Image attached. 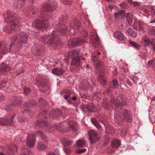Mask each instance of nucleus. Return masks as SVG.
Listing matches in <instances>:
<instances>
[{"label":"nucleus","instance_id":"5701e85b","mask_svg":"<svg viewBox=\"0 0 155 155\" xmlns=\"http://www.w3.org/2000/svg\"><path fill=\"white\" fill-rule=\"evenodd\" d=\"M32 54L36 56H42L43 54V52L39 47H32L31 49Z\"/></svg>","mask_w":155,"mask_h":155},{"label":"nucleus","instance_id":"393cba45","mask_svg":"<svg viewBox=\"0 0 155 155\" xmlns=\"http://www.w3.org/2000/svg\"><path fill=\"white\" fill-rule=\"evenodd\" d=\"M64 71L61 68H55L51 70L52 73L56 76H61L64 73Z\"/></svg>","mask_w":155,"mask_h":155},{"label":"nucleus","instance_id":"a211bd4d","mask_svg":"<svg viewBox=\"0 0 155 155\" xmlns=\"http://www.w3.org/2000/svg\"><path fill=\"white\" fill-rule=\"evenodd\" d=\"M61 115V111L59 109H57L51 111L49 114V116L50 118L51 119H58Z\"/></svg>","mask_w":155,"mask_h":155},{"label":"nucleus","instance_id":"f8f14e48","mask_svg":"<svg viewBox=\"0 0 155 155\" xmlns=\"http://www.w3.org/2000/svg\"><path fill=\"white\" fill-rule=\"evenodd\" d=\"M21 99L19 98L17 96L12 97L10 99L11 103L8 105V109L9 110H12V107H16L19 106L21 104Z\"/></svg>","mask_w":155,"mask_h":155},{"label":"nucleus","instance_id":"0eeeda50","mask_svg":"<svg viewBox=\"0 0 155 155\" xmlns=\"http://www.w3.org/2000/svg\"><path fill=\"white\" fill-rule=\"evenodd\" d=\"M68 58L72 59L71 64L77 67L81 65V61L79 58L78 51L77 50H73L69 51L68 53Z\"/></svg>","mask_w":155,"mask_h":155},{"label":"nucleus","instance_id":"9d476101","mask_svg":"<svg viewBox=\"0 0 155 155\" xmlns=\"http://www.w3.org/2000/svg\"><path fill=\"white\" fill-rule=\"evenodd\" d=\"M96 75L97 76L99 81L101 83L103 86L106 88L105 91L103 93L104 95H108V94L111 91L112 87H107L106 84V79L104 76L98 72H96Z\"/></svg>","mask_w":155,"mask_h":155},{"label":"nucleus","instance_id":"9b49d317","mask_svg":"<svg viewBox=\"0 0 155 155\" xmlns=\"http://www.w3.org/2000/svg\"><path fill=\"white\" fill-rule=\"evenodd\" d=\"M101 106L99 105L93 106L89 104L80 105V109L85 114L87 112L92 113L101 110Z\"/></svg>","mask_w":155,"mask_h":155},{"label":"nucleus","instance_id":"4c0bfd02","mask_svg":"<svg viewBox=\"0 0 155 155\" xmlns=\"http://www.w3.org/2000/svg\"><path fill=\"white\" fill-rule=\"evenodd\" d=\"M39 117H42L47 119L48 118V112L47 110H44L42 111L39 114Z\"/></svg>","mask_w":155,"mask_h":155},{"label":"nucleus","instance_id":"6e6552de","mask_svg":"<svg viewBox=\"0 0 155 155\" xmlns=\"http://www.w3.org/2000/svg\"><path fill=\"white\" fill-rule=\"evenodd\" d=\"M51 5L48 4H46L43 6V9L41 10V13L39 15L42 17L45 16V12L51 17L52 12L57 7V3L55 2H52L51 3Z\"/></svg>","mask_w":155,"mask_h":155},{"label":"nucleus","instance_id":"37998d69","mask_svg":"<svg viewBox=\"0 0 155 155\" xmlns=\"http://www.w3.org/2000/svg\"><path fill=\"white\" fill-rule=\"evenodd\" d=\"M62 143L66 146L70 145L72 143V141L69 140H62Z\"/></svg>","mask_w":155,"mask_h":155},{"label":"nucleus","instance_id":"6ab92c4d","mask_svg":"<svg viewBox=\"0 0 155 155\" xmlns=\"http://www.w3.org/2000/svg\"><path fill=\"white\" fill-rule=\"evenodd\" d=\"M36 139L34 136H27L26 143L27 146L30 148H33L35 145Z\"/></svg>","mask_w":155,"mask_h":155},{"label":"nucleus","instance_id":"79ce46f5","mask_svg":"<svg viewBox=\"0 0 155 155\" xmlns=\"http://www.w3.org/2000/svg\"><path fill=\"white\" fill-rule=\"evenodd\" d=\"M133 26L134 27V28L137 30L140 31L142 30L143 29L142 25L139 23H137L136 26Z\"/></svg>","mask_w":155,"mask_h":155},{"label":"nucleus","instance_id":"338daca9","mask_svg":"<svg viewBox=\"0 0 155 155\" xmlns=\"http://www.w3.org/2000/svg\"><path fill=\"white\" fill-rule=\"evenodd\" d=\"M127 83L130 87L132 85V84L129 79L127 80Z\"/></svg>","mask_w":155,"mask_h":155},{"label":"nucleus","instance_id":"4d7b16f0","mask_svg":"<svg viewBox=\"0 0 155 155\" xmlns=\"http://www.w3.org/2000/svg\"><path fill=\"white\" fill-rule=\"evenodd\" d=\"M155 61V58H153L152 60H150L147 63V64L149 65V66H151L152 65L153 63Z\"/></svg>","mask_w":155,"mask_h":155},{"label":"nucleus","instance_id":"ddd939ff","mask_svg":"<svg viewBox=\"0 0 155 155\" xmlns=\"http://www.w3.org/2000/svg\"><path fill=\"white\" fill-rule=\"evenodd\" d=\"M70 100H68V103L74 105L75 106H79L80 108V105L84 104L80 102L79 99H77L75 96L72 95V94L70 91Z\"/></svg>","mask_w":155,"mask_h":155},{"label":"nucleus","instance_id":"2eb2a0df","mask_svg":"<svg viewBox=\"0 0 155 155\" xmlns=\"http://www.w3.org/2000/svg\"><path fill=\"white\" fill-rule=\"evenodd\" d=\"M91 55L94 64L98 68H102L103 64L99 60V56L97 54L96 52L92 53Z\"/></svg>","mask_w":155,"mask_h":155},{"label":"nucleus","instance_id":"4468645a","mask_svg":"<svg viewBox=\"0 0 155 155\" xmlns=\"http://www.w3.org/2000/svg\"><path fill=\"white\" fill-rule=\"evenodd\" d=\"M83 42V41L82 39L74 38L69 41L68 46L69 48L71 47H76L81 45Z\"/></svg>","mask_w":155,"mask_h":155},{"label":"nucleus","instance_id":"f257e3e1","mask_svg":"<svg viewBox=\"0 0 155 155\" xmlns=\"http://www.w3.org/2000/svg\"><path fill=\"white\" fill-rule=\"evenodd\" d=\"M28 39V34L23 31H20L16 35L9 37L8 42L9 44H4L0 43V53L2 54L7 53L12 50L16 51V48H21L24 44L27 43Z\"/></svg>","mask_w":155,"mask_h":155},{"label":"nucleus","instance_id":"1a4fd4ad","mask_svg":"<svg viewBox=\"0 0 155 155\" xmlns=\"http://www.w3.org/2000/svg\"><path fill=\"white\" fill-rule=\"evenodd\" d=\"M111 102L113 106H114V107L116 109H121L123 107L125 106L127 103L123 98L122 95L120 94L117 97L116 99L114 98L111 99Z\"/></svg>","mask_w":155,"mask_h":155},{"label":"nucleus","instance_id":"603ef678","mask_svg":"<svg viewBox=\"0 0 155 155\" xmlns=\"http://www.w3.org/2000/svg\"><path fill=\"white\" fill-rule=\"evenodd\" d=\"M43 133L40 130H37L35 132V134L34 135L31 134V136H43Z\"/></svg>","mask_w":155,"mask_h":155},{"label":"nucleus","instance_id":"473e14b6","mask_svg":"<svg viewBox=\"0 0 155 155\" xmlns=\"http://www.w3.org/2000/svg\"><path fill=\"white\" fill-rule=\"evenodd\" d=\"M22 153V155H33V154L30 152L29 150L26 148L25 146L23 147Z\"/></svg>","mask_w":155,"mask_h":155},{"label":"nucleus","instance_id":"5fc2aeb1","mask_svg":"<svg viewBox=\"0 0 155 155\" xmlns=\"http://www.w3.org/2000/svg\"><path fill=\"white\" fill-rule=\"evenodd\" d=\"M86 149H79L76 151V153L77 154H81L86 151Z\"/></svg>","mask_w":155,"mask_h":155},{"label":"nucleus","instance_id":"aec40b11","mask_svg":"<svg viewBox=\"0 0 155 155\" xmlns=\"http://www.w3.org/2000/svg\"><path fill=\"white\" fill-rule=\"evenodd\" d=\"M13 123V120L7 118L0 119V125L2 126L12 125Z\"/></svg>","mask_w":155,"mask_h":155},{"label":"nucleus","instance_id":"20e7f679","mask_svg":"<svg viewBox=\"0 0 155 155\" xmlns=\"http://www.w3.org/2000/svg\"><path fill=\"white\" fill-rule=\"evenodd\" d=\"M35 124L39 127V128H44L47 126V130H48V132H51L52 131L53 129L54 131V129L57 130L58 131L61 132H65L67 131H68L69 130H72L74 131H77L78 129V124L75 123H74L72 121H70L68 123L69 128L67 129L66 130H64L63 128L61 127L59 125L53 124L51 125V127H48L49 125V123L47 120H44L42 119H39L36 121L34 123ZM46 128H45V129Z\"/></svg>","mask_w":155,"mask_h":155},{"label":"nucleus","instance_id":"f03ea898","mask_svg":"<svg viewBox=\"0 0 155 155\" xmlns=\"http://www.w3.org/2000/svg\"><path fill=\"white\" fill-rule=\"evenodd\" d=\"M55 30H52L50 34L46 35L41 37L40 41L44 44L55 47L61 45V39L65 34L67 27L63 23H58L54 27Z\"/></svg>","mask_w":155,"mask_h":155},{"label":"nucleus","instance_id":"c85d7f7f","mask_svg":"<svg viewBox=\"0 0 155 155\" xmlns=\"http://www.w3.org/2000/svg\"><path fill=\"white\" fill-rule=\"evenodd\" d=\"M115 36L116 38L121 41H124V36L121 32L117 31L115 32Z\"/></svg>","mask_w":155,"mask_h":155},{"label":"nucleus","instance_id":"ea45409f","mask_svg":"<svg viewBox=\"0 0 155 155\" xmlns=\"http://www.w3.org/2000/svg\"><path fill=\"white\" fill-rule=\"evenodd\" d=\"M65 94L64 95V98L68 102V100H70V91L67 90L65 91Z\"/></svg>","mask_w":155,"mask_h":155},{"label":"nucleus","instance_id":"680f3d73","mask_svg":"<svg viewBox=\"0 0 155 155\" xmlns=\"http://www.w3.org/2000/svg\"><path fill=\"white\" fill-rule=\"evenodd\" d=\"M95 126L98 129H102V128L101 125L98 123H97Z\"/></svg>","mask_w":155,"mask_h":155},{"label":"nucleus","instance_id":"8fccbe9b","mask_svg":"<svg viewBox=\"0 0 155 155\" xmlns=\"http://www.w3.org/2000/svg\"><path fill=\"white\" fill-rule=\"evenodd\" d=\"M18 120L20 123H25L26 120L25 117L22 116H19L18 117Z\"/></svg>","mask_w":155,"mask_h":155},{"label":"nucleus","instance_id":"f3484780","mask_svg":"<svg viewBox=\"0 0 155 155\" xmlns=\"http://www.w3.org/2000/svg\"><path fill=\"white\" fill-rule=\"evenodd\" d=\"M47 138V136H42V140L39 141L37 144V149L40 151L43 152L46 148V146L43 143V141H46V139Z\"/></svg>","mask_w":155,"mask_h":155},{"label":"nucleus","instance_id":"c9c22d12","mask_svg":"<svg viewBox=\"0 0 155 155\" xmlns=\"http://www.w3.org/2000/svg\"><path fill=\"white\" fill-rule=\"evenodd\" d=\"M76 144L78 147H83L85 145V141L82 140H79L77 141Z\"/></svg>","mask_w":155,"mask_h":155},{"label":"nucleus","instance_id":"b1692460","mask_svg":"<svg viewBox=\"0 0 155 155\" xmlns=\"http://www.w3.org/2000/svg\"><path fill=\"white\" fill-rule=\"evenodd\" d=\"M102 106L105 108L108 109H109L111 106L115 110L114 106L113 105V107L111 104L110 103V101L107 99H104L102 101Z\"/></svg>","mask_w":155,"mask_h":155},{"label":"nucleus","instance_id":"39448f33","mask_svg":"<svg viewBox=\"0 0 155 155\" xmlns=\"http://www.w3.org/2000/svg\"><path fill=\"white\" fill-rule=\"evenodd\" d=\"M115 110L116 112L114 114V120L116 123L123 125L125 121L129 123L131 122L132 117L130 110L123 108L118 109L115 108Z\"/></svg>","mask_w":155,"mask_h":155},{"label":"nucleus","instance_id":"f704fd0d","mask_svg":"<svg viewBox=\"0 0 155 155\" xmlns=\"http://www.w3.org/2000/svg\"><path fill=\"white\" fill-rule=\"evenodd\" d=\"M102 98V95L101 94L97 93L94 94L93 97V100H95L97 101H98L101 99Z\"/></svg>","mask_w":155,"mask_h":155},{"label":"nucleus","instance_id":"774afa93","mask_svg":"<svg viewBox=\"0 0 155 155\" xmlns=\"http://www.w3.org/2000/svg\"><path fill=\"white\" fill-rule=\"evenodd\" d=\"M47 155H56L54 154L53 152L49 151L47 153Z\"/></svg>","mask_w":155,"mask_h":155},{"label":"nucleus","instance_id":"7ed1b4c3","mask_svg":"<svg viewBox=\"0 0 155 155\" xmlns=\"http://www.w3.org/2000/svg\"><path fill=\"white\" fill-rule=\"evenodd\" d=\"M30 10L31 12V18H34L39 17L40 18L32 22V25L33 27L40 29L45 28L48 26L49 24V19L51 17H50L48 14L45 12L44 14L45 16L43 15V17H41L39 15L41 13V10L39 11L37 7L33 6L30 7Z\"/></svg>","mask_w":155,"mask_h":155},{"label":"nucleus","instance_id":"4be33fe9","mask_svg":"<svg viewBox=\"0 0 155 155\" xmlns=\"http://www.w3.org/2000/svg\"><path fill=\"white\" fill-rule=\"evenodd\" d=\"M48 81L45 78H42L37 80L36 81L37 84L42 87H44L48 84Z\"/></svg>","mask_w":155,"mask_h":155},{"label":"nucleus","instance_id":"a18cd8bd","mask_svg":"<svg viewBox=\"0 0 155 155\" xmlns=\"http://www.w3.org/2000/svg\"><path fill=\"white\" fill-rule=\"evenodd\" d=\"M94 46L95 48H97L99 45L100 41L98 38H95L94 40Z\"/></svg>","mask_w":155,"mask_h":155},{"label":"nucleus","instance_id":"09e8293b","mask_svg":"<svg viewBox=\"0 0 155 155\" xmlns=\"http://www.w3.org/2000/svg\"><path fill=\"white\" fill-rule=\"evenodd\" d=\"M118 12L119 16L121 17L122 18L123 17H125L126 15L125 12L124 10H120Z\"/></svg>","mask_w":155,"mask_h":155},{"label":"nucleus","instance_id":"a878e982","mask_svg":"<svg viewBox=\"0 0 155 155\" xmlns=\"http://www.w3.org/2000/svg\"><path fill=\"white\" fill-rule=\"evenodd\" d=\"M103 124L104 127L105 128V131L107 134L108 135H111L114 132V130L113 128V127L108 124H106V123L103 122Z\"/></svg>","mask_w":155,"mask_h":155},{"label":"nucleus","instance_id":"a19ab883","mask_svg":"<svg viewBox=\"0 0 155 155\" xmlns=\"http://www.w3.org/2000/svg\"><path fill=\"white\" fill-rule=\"evenodd\" d=\"M89 137L91 142L92 143H95L99 139V138L97 136Z\"/></svg>","mask_w":155,"mask_h":155},{"label":"nucleus","instance_id":"c756f323","mask_svg":"<svg viewBox=\"0 0 155 155\" xmlns=\"http://www.w3.org/2000/svg\"><path fill=\"white\" fill-rule=\"evenodd\" d=\"M143 40V44L145 46H149L150 44L153 45V41H151L147 37H144Z\"/></svg>","mask_w":155,"mask_h":155},{"label":"nucleus","instance_id":"412c9836","mask_svg":"<svg viewBox=\"0 0 155 155\" xmlns=\"http://www.w3.org/2000/svg\"><path fill=\"white\" fill-rule=\"evenodd\" d=\"M37 105V101L33 100L26 101L24 104L25 107L27 108H33L36 106Z\"/></svg>","mask_w":155,"mask_h":155},{"label":"nucleus","instance_id":"7c9ffc66","mask_svg":"<svg viewBox=\"0 0 155 155\" xmlns=\"http://www.w3.org/2000/svg\"><path fill=\"white\" fill-rule=\"evenodd\" d=\"M121 144L120 140L118 139H114L112 141V146L114 148L119 147Z\"/></svg>","mask_w":155,"mask_h":155},{"label":"nucleus","instance_id":"2f4dec72","mask_svg":"<svg viewBox=\"0 0 155 155\" xmlns=\"http://www.w3.org/2000/svg\"><path fill=\"white\" fill-rule=\"evenodd\" d=\"M90 79L91 81V83L92 87V90L93 89H95L96 90L97 89H98L97 88L98 84L97 83V81L96 79L93 78H91Z\"/></svg>","mask_w":155,"mask_h":155},{"label":"nucleus","instance_id":"0e129e2a","mask_svg":"<svg viewBox=\"0 0 155 155\" xmlns=\"http://www.w3.org/2000/svg\"><path fill=\"white\" fill-rule=\"evenodd\" d=\"M140 4V2L135 1L133 2V4L135 6H139Z\"/></svg>","mask_w":155,"mask_h":155},{"label":"nucleus","instance_id":"bb28decb","mask_svg":"<svg viewBox=\"0 0 155 155\" xmlns=\"http://www.w3.org/2000/svg\"><path fill=\"white\" fill-rule=\"evenodd\" d=\"M10 70V68L4 63L0 65V74L2 72L8 71Z\"/></svg>","mask_w":155,"mask_h":155},{"label":"nucleus","instance_id":"69168bd1","mask_svg":"<svg viewBox=\"0 0 155 155\" xmlns=\"http://www.w3.org/2000/svg\"><path fill=\"white\" fill-rule=\"evenodd\" d=\"M114 17L115 19L118 18L120 17L118 12L115 13L114 14Z\"/></svg>","mask_w":155,"mask_h":155},{"label":"nucleus","instance_id":"c03bdc74","mask_svg":"<svg viewBox=\"0 0 155 155\" xmlns=\"http://www.w3.org/2000/svg\"><path fill=\"white\" fill-rule=\"evenodd\" d=\"M113 87L112 88L114 89L117 87V86L119 85L118 81L117 79H115L112 80Z\"/></svg>","mask_w":155,"mask_h":155},{"label":"nucleus","instance_id":"cd10ccee","mask_svg":"<svg viewBox=\"0 0 155 155\" xmlns=\"http://www.w3.org/2000/svg\"><path fill=\"white\" fill-rule=\"evenodd\" d=\"M127 19L128 24L129 25H131L133 22V17H132V14L131 13L128 12L125 16Z\"/></svg>","mask_w":155,"mask_h":155},{"label":"nucleus","instance_id":"3c124183","mask_svg":"<svg viewBox=\"0 0 155 155\" xmlns=\"http://www.w3.org/2000/svg\"><path fill=\"white\" fill-rule=\"evenodd\" d=\"M6 82L4 80L0 81V89L5 87L6 86Z\"/></svg>","mask_w":155,"mask_h":155},{"label":"nucleus","instance_id":"864d4df0","mask_svg":"<svg viewBox=\"0 0 155 155\" xmlns=\"http://www.w3.org/2000/svg\"><path fill=\"white\" fill-rule=\"evenodd\" d=\"M23 90L24 93L26 95H27L31 92V90L29 88L25 87L24 88Z\"/></svg>","mask_w":155,"mask_h":155},{"label":"nucleus","instance_id":"58836bf2","mask_svg":"<svg viewBox=\"0 0 155 155\" xmlns=\"http://www.w3.org/2000/svg\"><path fill=\"white\" fill-rule=\"evenodd\" d=\"M129 43L130 45L132 47H134L135 48L139 49L140 48V46L139 45L135 42L131 41H129Z\"/></svg>","mask_w":155,"mask_h":155},{"label":"nucleus","instance_id":"dca6fc26","mask_svg":"<svg viewBox=\"0 0 155 155\" xmlns=\"http://www.w3.org/2000/svg\"><path fill=\"white\" fill-rule=\"evenodd\" d=\"M17 147L15 145L10 144L8 146L7 154H4L2 153H0V155H13L16 152Z\"/></svg>","mask_w":155,"mask_h":155},{"label":"nucleus","instance_id":"052dcab7","mask_svg":"<svg viewBox=\"0 0 155 155\" xmlns=\"http://www.w3.org/2000/svg\"><path fill=\"white\" fill-rule=\"evenodd\" d=\"M63 150L64 152L67 154H70L71 153V151L70 149H67L65 147L64 148Z\"/></svg>","mask_w":155,"mask_h":155},{"label":"nucleus","instance_id":"423d86ee","mask_svg":"<svg viewBox=\"0 0 155 155\" xmlns=\"http://www.w3.org/2000/svg\"><path fill=\"white\" fill-rule=\"evenodd\" d=\"M7 17L5 19V21L7 23H12L15 24L19 22L18 19L14 12L10 11L7 12ZM15 31V26L14 25H11L10 27L7 30V33L9 34H11Z\"/></svg>","mask_w":155,"mask_h":155},{"label":"nucleus","instance_id":"6e6d98bb","mask_svg":"<svg viewBox=\"0 0 155 155\" xmlns=\"http://www.w3.org/2000/svg\"><path fill=\"white\" fill-rule=\"evenodd\" d=\"M72 0H62V2L65 4L70 5L72 3Z\"/></svg>","mask_w":155,"mask_h":155},{"label":"nucleus","instance_id":"bf43d9fd","mask_svg":"<svg viewBox=\"0 0 155 155\" xmlns=\"http://www.w3.org/2000/svg\"><path fill=\"white\" fill-rule=\"evenodd\" d=\"M91 121L92 123L95 126L98 123L96 119L94 118H91Z\"/></svg>","mask_w":155,"mask_h":155},{"label":"nucleus","instance_id":"e433bc0d","mask_svg":"<svg viewBox=\"0 0 155 155\" xmlns=\"http://www.w3.org/2000/svg\"><path fill=\"white\" fill-rule=\"evenodd\" d=\"M38 101L40 104L42 106L45 107L47 105V102L42 98H40Z\"/></svg>","mask_w":155,"mask_h":155},{"label":"nucleus","instance_id":"de8ad7c7","mask_svg":"<svg viewBox=\"0 0 155 155\" xmlns=\"http://www.w3.org/2000/svg\"><path fill=\"white\" fill-rule=\"evenodd\" d=\"M88 136H97V133L95 130H90L88 131Z\"/></svg>","mask_w":155,"mask_h":155},{"label":"nucleus","instance_id":"e2e57ef3","mask_svg":"<svg viewBox=\"0 0 155 155\" xmlns=\"http://www.w3.org/2000/svg\"><path fill=\"white\" fill-rule=\"evenodd\" d=\"M112 74L114 77L117 76V70H115L112 71Z\"/></svg>","mask_w":155,"mask_h":155},{"label":"nucleus","instance_id":"49530a36","mask_svg":"<svg viewBox=\"0 0 155 155\" xmlns=\"http://www.w3.org/2000/svg\"><path fill=\"white\" fill-rule=\"evenodd\" d=\"M75 23V24L74 25V24H73L72 28L74 29V28L75 29H79L81 27L80 22L76 21Z\"/></svg>","mask_w":155,"mask_h":155},{"label":"nucleus","instance_id":"13d9d810","mask_svg":"<svg viewBox=\"0 0 155 155\" xmlns=\"http://www.w3.org/2000/svg\"><path fill=\"white\" fill-rule=\"evenodd\" d=\"M80 95L81 96L83 99H85L87 98V96L86 94H84L82 93H80Z\"/></svg>","mask_w":155,"mask_h":155},{"label":"nucleus","instance_id":"72a5a7b5","mask_svg":"<svg viewBox=\"0 0 155 155\" xmlns=\"http://www.w3.org/2000/svg\"><path fill=\"white\" fill-rule=\"evenodd\" d=\"M127 32L133 38H135L137 36V33L136 32L130 28L128 29L127 30Z\"/></svg>","mask_w":155,"mask_h":155}]
</instances>
